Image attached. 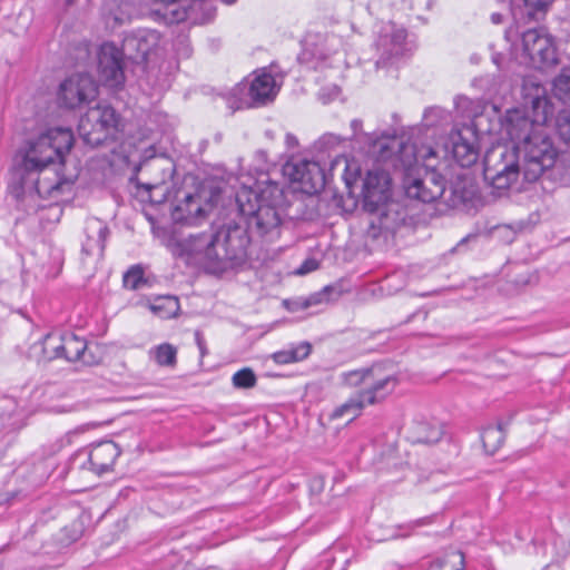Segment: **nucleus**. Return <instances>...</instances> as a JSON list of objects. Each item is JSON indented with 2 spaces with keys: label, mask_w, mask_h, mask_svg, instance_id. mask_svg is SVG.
<instances>
[{
  "label": "nucleus",
  "mask_w": 570,
  "mask_h": 570,
  "mask_svg": "<svg viewBox=\"0 0 570 570\" xmlns=\"http://www.w3.org/2000/svg\"><path fill=\"white\" fill-rule=\"evenodd\" d=\"M73 142L67 128H51L31 138L26 146L21 164L13 170L8 186L11 196L19 200L38 195L56 202L69 200L73 194L76 174H61L65 153Z\"/></svg>",
  "instance_id": "nucleus-1"
},
{
  "label": "nucleus",
  "mask_w": 570,
  "mask_h": 570,
  "mask_svg": "<svg viewBox=\"0 0 570 570\" xmlns=\"http://www.w3.org/2000/svg\"><path fill=\"white\" fill-rule=\"evenodd\" d=\"M530 112L531 116L521 109L508 110L501 122V136L522 144L525 178L535 181L557 159V149L546 128L554 115V108L544 94L537 92L531 99Z\"/></svg>",
  "instance_id": "nucleus-2"
},
{
  "label": "nucleus",
  "mask_w": 570,
  "mask_h": 570,
  "mask_svg": "<svg viewBox=\"0 0 570 570\" xmlns=\"http://www.w3.org/2000/svg\"><path fill=\"white\" fill-rule=\"evenodd\" d=\"M247 238L239 227L220 228L215 234L190 235L171 244V252L187 264L220 273L245 256Z\"/></svg>",
  "instance_id": "nucleus-3"
},
{
  "label": "nucleus",
  "mask_w": 570,
  "mask_h": 570,
  "mask_svg": "<svg viewBox=\"0 0 570 570\" xmlns=\"http://www.w3.org/2000/svg\"><path fill=\"white\" fill-rule=\"evenodd\" d=\"M439 150L430 146H404L401 160L404 167V189L410 198L431 203L445 190V180L435 171Z\"/></svg>",
  "instance_id": "nucleus-4"
},
{
  "label": "nucleus",
  "mask_w": 570,
  "mask_h": 570,
  "mask_svg": "<svg viewBox=\"0 0 570 570\" xmlns=\"http://www.w3.org/2000/svg\"><path fill=\"white\" fill-rule=\"evenodd\" d=\"M282 199V188L272 181L265 173H261L254 184H250V178L242 181V186L236 193L240 213L250 217V224H254L263 235L274 230L281 224L276 206Z\"/></svg>",
  "instance_id": "nucleus-5"
},
{
  "label": "nucleus",
  "mask_w": 570,
  "mask_h": 570,
  "mask_svg": "<svg viewBox=\"0 0 570 570\" xmlns=\"http://www.w3.org/2000/svg\"><path fill=\"white\" fill-rule=\"evenodd\" d=\"M343 381L346 385L360 387V390L333 410L330 415L332 420L353 421L361 415L366 405H373L384 400L397 384L395 376L383 373L379 366L344 373Z\"/></svg>",
  "instance_id": "nucleus-6"
},
{
  "label": "nucleus",
  "mask_w": 570,
  "mask_h": 570,
  "mask_svg": "<svg viewBox=\"0 0 570 570\" xmlns=\"http://www.w3.org/2000/svg\"><path fill=\"white\" fill-rule=\"evenodd\" d=\"M511 146L504 142H498L491 146L483 158L484 179L497 190H507L511 188L519 179L521 167L519 165V154L524 156L522 144L511 141ZM524 164L522 171L524 173ZM524 179L525 175L523 174Z\"/></svg>",
  "instance_id": "nucleus-7"
},
{
  "label": "nucleus",
  "mask_w": 570,
  "mask_h": 570,
  "mask_svg": "<svg viewBox=\"0 0 570 570\" xmlns=\"http://www.w3.org/2000/svg\"><path fill=\"white\" fill-rule=\"evenodd\" d=\"M120 118L116 110L107 104L99 102L81 116L78 132L89 146H99L118 132Z\"/></svg>",
  "instance_id": "nucleus-8"
},
{
  "label": "nucleus",
  "mask_w": 570,
  "mask_h": 570,
  "mask_svg": "<svg viewBox=\"0 0 570 570\" xmlns=\"http://www.w3.org/2000/svg\"><path fill=\"white\" fill-rule=\"evenodd\" d=\"M515 58L521 63L544 69L557 62V52L552 37L544 28L530 29L522 33V52Z\"/></svg>",
  "instance_id": "nucleus-9"
},
{
  "label": "nucleus",
  "mask_w": 570,
  "mask_h": 570,
  "mask_svg": "<svg viewBox=\"0 0 570 570\" xmlns=\"http://www.w3.org/2000/svg\"><path fill=\"white\" fill-rule=\"evenodd\" d=\"M283 173L306 194L320 191L325 184L323 169L313 160L292 158L283 166Z\"/></svg>",
  "instance_id": "nucleus-10"
},
{
  "label": "nucleus",
  "mask_w": 570,
  "mask_h": 570,
  "mask_svg": "<svg viewBox=\"0 0 570 570\" xmlns=\"http://www.w3.org/2000/svg\"><path fill=\"white\" fill-rule=\"evenodd\" d=\"M86 350V341L71 333L48 334L42 343V352L48 360L63 357L69 362H87Z\"/></svg>",
  "instance_id": "nucleus-11"
},
{
  "label": "nucleus",
  "mask_w": 570,
  "mask_h": 570,
  "mask_svg": "<svg viewBox=\"0 0 570 570\" xmlns=\"http://www.w3.org/2000/svg\"><path fill=\"white\" fill-rule=\"evenodd\" d=\"M124 52L114 43H102L98 51V75L100 81L111 89L120 88L125 82L122 69Z\"/></svg>",
  "instance_id": "nucleus-12"
},
{
  "label": "nucleus",
  "mask_w": 570,
  "mask_h": 570,
  "mask_svg": "<svg viewBox=\"0 0 570 570\" xmlns=\"http://www.w3.org/2000/svg\"><path fill=\"white\" fill-rule=\"evenodd\" d=\"M443 153L444 156L451 154L462 167L475 164L479 158V148L474 130L471 127H463L452 131L443 147Z\"/></svg>",
  "instance_id": "nucleus-13"
},
{
  "label": "nucleus",
  "mask_w": 570,
  "mask_h": 570,
  "mask_svg": "<svg viewBox=\"0 0 570 570\" xmlns=\"http://www.w3.org/2000/svg\"><path fill=\"white\" fill-rule=\"evenodd\" d=\"M96 96L97 85L86 73L72 75L60 85L59 89V100L68 108H76L95 99Z\"/></svg>",
  "instance_id": "nucleus-14"
},
{
  "label": "nucleus",
  "mask_w": 570,
  "mask_h": 570,
  "mask_svg": "<svg viewBox=\"0 0 570 570\" xmlns=\"http://www.w3.org/2000/svg\"><path fill=\"white\" fill-rule=\"evenodd\" d=\"M364 206L370 212L379 210L390 197V177L385 171H368L363 181Z\"/></svg>",
  "instance_id": "nucleus-15"
},
{
  "label": "nucleus",
  "mask_w": 570,
  "mask_h": 570,
  "mask_svg": "<svg viewBox=\"0 0 570 570\" xmlns=\"http://www.w3.org/2000/svg\"><path fill=\"white\" fill-rule=\"evenodd\" d=\"M279 90L274 76L265 69L253 72L247 86V95L253 106H262L273 101Z\"/></svg>",
  "instance_id": "nucleus-16"
},
{
  "label": "nucleus",
  "mask_w": 570,
  "mask_h": 570,
  "mask_svg": "<svg viewBox=\"0 0 570 570\" xmlns=\"http://www.w3.org/2000/svg\"><path fill=\"white\" fill-rule=\"evenodd\" d=\"M213 207V202L204 198L199 193L186 195L185 199L176 206L174 217L187 224H196L198 220L205 218Z\"/></svg>",
  "instance_id": "nucleus-17"
},
{
  "label": "nucleus",
  "mask_w": 570,
  "mask_h": 570,
  "mask_svg": "<svg viewBox=\"0 0 570 570\" xmlns=\"http://www.w3.org/2000/svg\"><path fill=\"white\" fill-rule=\"evenodd\" d=\"M86 242L82 244V254L101 259L105 250V242L109 233L108 226L99 218L92 217L86 220Z\"/></svg>",
  "instance_id": "nucleus-18"
},
{
  "label": "nucleus",
  "mask_w": 570,
  "mask_h": 570,
  "mask_svg": "<svg viewBox=\"0 0 570 570\" xmlns=\"http://www.w3.org/2000/svg\"><path fill=\"white\" fill-rule=\"evenodd\" d=\"M120 452L118 445L112 441H104L92 445L87 453L89 470L98 475L109 472Z\"/></svg>",
  "instance_id": "nucleus-19"
},
{
  "label": "nucleus",
  "mask_w": 570,
  "mask_h": 570,
  "mask_svg": "<svg viewBox=\"0 0 570 570\" xmlns=\"http://www.w3.org/2000/svg\"><path fill=\"white\" fill-rule=\"evenodd\" d=\"M160 43V35L156 30H140L124 40V50L128 53L136 51L134 59L147 60Z\"/></svg>",
  "instance_id": "nucleus-20"
},
{
  "label": "nucleus",
  "mask_w": 570,
  "mask_h": 570,
  "mask_svg": "<svg viewBox=\"0 0 570 570\" xmlns=\"http://www.w3.org/2000/svg\"><path fill=\"white\" fill-rule=\"evenodd\" d=\"M405 38L406 32L404 29L391 28V31H386L380 37L377 47L382 51V55L387 58L399 57L404 52Z\"/></svg>",
  "instance_id": "nucleus-21"
},
{
  "label": "nucleus",
  "mask_w": 570,
  "mask_h": 570,
  "mask_svg": "<svg viewBox=\"0 0 570 570\" xmlns=\"http://www.w3.org/2000/svg\"><path fill=\"white\" fill-rule=\"evenodd\" d=\"M311 351L312 345L309 343L301 342L296 345H291L287 348L275 352L272 355V358L276 364H289L305 360L311 354Z\"/></svg>",
  "instance_id": "nucleus-22"
},
{
  "label": "nucleus",
  "mask_w": 570,
  "mask_h": 570,
  "mask_svg": "<svg viewBox=\"0 0 570 570\" xmlns=\"http://www.w3.org/2000/svg\"><path fill=\"white\" fill-rule=\"evenodd\" d=\"M180 0H154L159 3L161 8L155 9V13L160 16L167 23H176L184 21L187 18V12L184 6L179 4Z\"/></svg>",
  "instance_id": "nucleus-23"
},
{
  "label": "nucleus",
  "mask_w": 570,
  "mask_h": 570,
  "mask_svg": "<svg viewBox=\"0 0 570 570\" xmlns=\"http://www.w3.org/2000/svg\"><path fill=\"white\" fill-rule=\"evenodd\" d=\"M149 356L159 366L175 367L177 363V348L169 344L163 343L149 351Z\"/></svg>",
  "instance_id": "nucleus-24"
},
{
  "label": "nucleus",
  "mask_w": 570,
  "mask_h": 570,
  "mask_svg": "<svg viewBox=\"0 0 570 570\" xmlns=\"http://www.w3.org/2000/svg\"><path fill=\"white\" fill-rule=\"evenodd\" d=\"M441 435L440 428L425 422L416 423L411 430V439L415 443H435L441 439Z\"/></svg>",
  "instance_id": "nucleus-25"
},
{
  "label": "nucleus",
  "mask_w": 570,
  "mask_h": 570,
  "mask_svg": "<svg viewBox=\"0 0 570 570\" xmlns=\"http://www.w3.org/2000/svg\"><path fill=\"white\" fill-rule=\"evenodd\" d=\"M150 308L161 318H171L179 312V302L175 296H163L157 298Z\"/></svg>",
  "instance_id": "nucleus-26"
},
{
  "label": "nucleus",
  "mask_w": 570,
  "mask_h": 570,
  "mask_svg": "<svg viewBox=\"0 0 570 570\" xmlns=\"http://www.w3.org/2000/svg\"><path fill=\"white\" fill-rule=\"evenodd\" d=\"M161 160L159 159H154L151 160L147 167L153 169V170H159L161 176L159 179H155L153 181H148V183H144L141 184V186L150 191L153 189H158V188H163L164 189V193L167 191V187L164 188V185L165 183L170 179L173 177V174H174V168L171 165H168L167 167H163L161 166Z\"/></svg>",
  "instance_id": "nucleus-27"
},
{
  "label": "nucleus",
  "mask_w": 570,
  "mask_h": 570,
  "mask_svg": "<svg viewBox=\"0 0 570 570\" xmlns=\"http://www.w3.org/2000/svg\"><path fill=\"white\" fill-rule=\"evenodd\" d=\"M482 443L488 452L494 453L503 443L504 434L499 426H489L481 434Z\"/></svg>",
  "instance_id": "nucleus-28"
},
{
  "label": "nucleus",
  "mask_w": 570,
  "mask_h": 570,
  "mask_svg": "<svg viewBox=\"0 0 570 570\" xmlns=\"http://www.w3.org/2000/svg\"><path fill=\"white\" fill-rule=\"evenodd\" d=\"M553 94L563 102H570V69H562L553 80Z\"/></svg>",
  "instance_id": "nucleus-29"
},
{
  "label": "nucleus",
  "mask_w": 570,
  "mask_h": 570,
  "mask_svg": "<svg viewBox=\"0 0 570 570\" xmlns=\"http://www.w3.org/2000/svg\"><path fill=\"white\" fill-rule=\"evenodd\" d=\"M132 11L134 7L128 1L121 2L117 10H114L112 3H109L107 21L109 23L112 20L114 26L122 24L130 20Z\"/></svg>",
  "instance_id": "nucleus-30"
},
{
  "label": "nucleus",
  "mask_w": 570,
  "mask_h": 570,
  "mask_svg": "<svg viewBox=\"0 0 570 570\" xmlns=\"http://www.w3.org/2000/svg\"><path fill=\"white\" fill-rule=\"evenodd\" d=\"M232 382L237 389H250L256 385L257 379L252 368L244 367L233 375Z\"/></svg>",
  "instance_id": "nucleus-31"
},
{
  "label": "nucleus",
  "mask_w": 570,
  "mask_h": 570,
  "mask_svg": "<svg viewBox=\"0 0 570 570\" xmlns=\"http://www.w3.org/2000/svg\"><path fill=\"white\" fill-rule=\"evenodd\" d=\"M556 129L560 139L570 147V109H563L558 114Z\"/></svg>",
  "instance_id": "nucleus-32"
},
{
  "label": "nucleus",
  "mask_w": 570,
  "mask_h": 570,
  "mask_svg": "<svg viewBox=\"0 0 570 570\" xmlns=\"http://www.w3.org/2000/svg\"><path fill=\"white\" fill-rule=\"evenodd\" d=\"M449 560H438L432 563L429 570H463L464 557L461 552H453Z\"/></svg>",
  "instance_id": "nucleus-33"
},
{
  "label": "nucleus",
  "mask_w": 570,
  "mask_h": 570,
  "mask_svg": "<svg viewBox=\"0 0 570 570\" xmlns=\"http://www.w3.org/2000/svg\"><path fill=\"white\" fill-rule=\"evenodd\" d=\"M144 282V272L139 266L131 267L124 275V286L129 289L139 288L140 284Z\"/></svg>",
  "instance_id": "nucleus-34"
},
{
  "label": "nucleus",
  "mask_w": 570,
  "mask_h": 570,
  "mask_svg": "<svg viewBox=\"0 0 570 570\" xmlns=\"http://www.w3.org/2000/svg\"><path fill=\"white\" fill-rule=\"evenodd\" d=\"M553 0H522L527 14L533 18L537 13H544Z\"/></svg>",
  "instance_id": "nucleus-35"
},
{
  "label": "nucleus",
  "mask_w": 570,
  "mask_h": 570,
  "mask_svg": "<svg viewBox=\"0 0 570 570\" xmlns=\"http://www.w3.org/2000/svg\"><path fill=\"white\" fill-rule=\"evenodd\" d=\"M343 161L345 164L344 179L347 185H352L357 176L360 175V168L355 163L348 161L347 158L343 157L342 159H337V164Z\"/></svg>",
  "instance_id": "nucleus-36"
},
{
  "label": "nucleus",
  "mask_w": 570,
  "mask_h": 570,
  "mask_svg": "<svg viewBox=\"0 0 570 570\" xmlns=\"http://www.w3.org/2000/svg\"><path fill=\"white\" fill-rule=\"evenodd\" d=\"M318 268V262L315 258H307L296 271L297 275H306Z\"/></svg>",
  "instance_id": "nucleus-37"
},
{
  "label": "nucleus",
  "mask_w": 570,
  "mask_h": 570,
  "mask_svg": "<svg viewBox=\"0 0 570 570\" xmlns=\"http://www.w3.org/2000/svg\"><path fill=\"white\" fill-rule=\"evenodd\" d=\"M195 338H196V343H197V345L199 347V351H200L202 355H205L206 347H205V341H204L202 334L199 332H196Z\"/></svg>",
  "instance_id": "nucleus-38"
},
{
  "label": "nucleus",
  "mask_w": 570,
  "mask_h": 570,
  "mask_svg": "<svg viewBox=\"0 0 570 570\" xmlns=\"http://www.w3.org/2000/svg\"><path fill=\"white\" fill-rule=\"evenodd\" d=\"M285 142H286L288 148H294V147H296L298 145L297 138L294 135H292V134H287L286 135Z\"/></svg>",
  "instance_id": "nucleus-39"
},
{
  "label": "nucleus",
  "mask_w": 570,
  "mask_h": 570,
  "mask_svg": "<svg viewBox=\"0 0 570 570\" xmlns=\"http://www.w3.org/2000/svg\"><path fill=\"white\" fill-rule=\"evenodd\" d=\"M492 20H493V22H495V23H500V22H501V14H499V13H493V14H492Z\"/></svg>",
  "instance_id": "nucleus-40"
},
{
  "label": "nucleus",
  "mask_w": 570,
  "mask_h": 570,
  "mask_svg": "<svg viewBox=\"0 0 570 570\" xmlns=\"http://www.w3.org/2000/svg\"><path fill=\"white\" fill-rule=\"evenodd\" d=\"M50 210L56 213L57 218H59V217H60V215H61V209H60L59 207H51V208H50Z\"/></svg>",
  "instance_id": "nucleus-41"
},
{
  "label": "nucleus",
  "mask_w": 570,
  "mask_h": 570,
  "mask_svg": "<svg viewBox=\"0 0 570 570\" xmlns=\"http://www.w3.org/2000/svg\"><path fill=\"white\" fill-rule=\"evenodd\" d=\"M360 126H361V122L358 120L352 121V127L354 128V130H356Z\"/></svg>",
  "instance_id": "nucleus-42"
},
{
  "label": "nucleus",
  "mask_w": 570,
  "mask_h": 570,
  "mask_svg": "<svg viewBox=\"0 0 570 570\" xmlns=\"http://www.w3.org/2000/svg\"><path fill=\"white\" fill-rule=\"evenodd\" d=\"M493 61H494V63H495V65H498V66H499V65H500V58H499V56L493 57Z\"/></svg>",
  "instance_id": "nucleus-43"
},
{
  "label": "nucleus",
  "mask_w": 570,
  "mask_h": 570,
  "mask_svg": "<svg viewBox=\"0 0 570 570\" xmlns=\"http://www.w3.org/2000/svg\"><path fill=\"white\" fill-rule=\"evenodd\" d=\"M223 1H224L225 3L230 4V3H234L236 0H223Z\"/></svg>",
  "instance_id": "nucleus-44"
},
{
  "label": "nucleus",
  "mask_w": 570,
  "mask_h": 570,
  "mask_svg": "<svg viewBox=\"0 0 570 570\" xmlns=\"http://www.w3.org/2000/svg\"><path fill=\"white\" fill-rule=\"evenodd\" d=\"M75 0H66L68 4H71Z\"/></svg>",
  "instance_id": "nucleus-45"
}]
</instances>
